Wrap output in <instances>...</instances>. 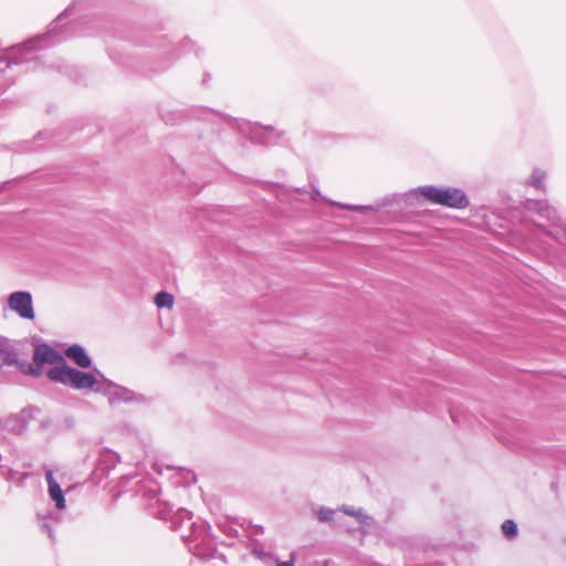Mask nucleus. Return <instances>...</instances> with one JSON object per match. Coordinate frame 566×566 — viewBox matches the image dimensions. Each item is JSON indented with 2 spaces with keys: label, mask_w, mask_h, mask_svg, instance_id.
I'll return each mask as SVG.
<instances>
[{
  "label": "nucleus",
  "mask_w": 566,
  "mask_h": 566,
  "mask_svg": "<svg viewBox=\"0 0 566 566\" xmlns=\"http://www.w3.org/2000/svg\"><path fill=\"white\" fill-rule=\"evenodd\" d=\"M9 306L21 317L33 319L34 311L32 306V297L28 292H14L9 296Z\"/></svg>",
  "instance_id": "obj_3"
},
{
  "label": "nucleus",
  "mask_w": 566,
  "mask_h": 566,
  "mask_svg": "<svg viewBox=\"0 0 566 566\" xmlns=\"http://www.w3.org/2000/svg\"><path fill=\"white\" fill-rule=\"evenodd\" d=\"M72 367H70L65 359L62 363L55 364L49 371L48 377L50 380L67 385L69 376L71 375Z\"/></svg>",
  "instance_id": "obj_6"
},
{
  "label": "nucleus",
  "mask_w": 566,
  "mask_h": 566,
  "mask_svg": "<svg viewBox=\"0 0 566 566\" xmlns=\"http://www.w3.org/2000/svg\"><path fill=\"white\" fill-rule=\"evenodd\" d=\"M97 380L93 374L72 369L69 376L67 385H71L75 389H90L96 385Z\"/></svg>",
  "instance_id": "obj_5"
},
{
  "label": "nucleus",
  "mask_w": 566,
  "mask_h": 566,
  "mask_svg": "<svg viewBox=\"0 0 566 566\" xmlns=\"http://www.w3.org/2000/svg\"><path fill=\"white\" fill-rule=\"evenodd\" d=\"M276 566H294V558L291 557V559L287 562H280V563H277Z\"/></svg>",
  "instance_id": "obj_14"
},
{
  "label": "nucleus",
  "mask_w": 566,
  "mask_h": 566,
  "mask_svg": "<svg viewBox=\"0 0 566 566\" xmlns=\"http://www.w3.org/2000/svg\"><path fill=\"white\" fill-rule=\"evenodd\" d=\"M332 514H333V511H331V510L321 509L318 511V517H319L321 521H328V520H331Z\"/></svg>",
  "instance_id": "obj_13"
},
{
  "label": "nucleus",
  "mask_w": 566,
  "mask_h": 566,
  "mask_svg": "<svg viewBox=\"0 0 566 566\" xmlns=\"http://www.w3.org/2000/svg\"><path fill=\"white\" fill-rule=\"evenodd\" d=\"M417 192L433 205L444 206L452 209H465L469 206L468 197L458 188L423 186L420 187Z\"/></svg>",
  "instance_id": "obj_1"
},
{
  "label": "nucleus",
  "mask_w": 566,
  "mask_h": 566,
  "mask_svg": "<svg viewBox=\"0 0 566 566\" xmlns=\"http://www.w3.org/2000/svg\"><path fill=\"white\" fill-rule=\"evenodd\" d=\"M502 531L507 538H513L517 535V526L516 523L512 520H506L502 524Z\"/></svg>",
  "instance_id": "obj_11"
},
{
  "label": "nucleus",
  "mask_w": 566,
  "mask_h": 566,
  "mask_svg": "<svg viewBox=\"0 0 566 566\" xmlns=\"http://www.w3.org/2000/svg\"><path fill=\"white\" fill-rule=\"evenodd\" d=\"M155 304L158 307L171 308L174 305V296L167 292H159L155 296Z\"/></svg>",
  "instance_id": "obj_10"
},
{
  "label": "nucleus",
  "mask_w": 566,
  "mask_h": 566,
  "mask_svg": "<svg viewBox=\"0 0 566 566\" xmlns=\"http://www.w3.org/2000/svg\"><path fill=\"white\" fill-rule=\"evenodd\" d=\"M46 482L49 485V493L51 499L55 502L57 509L65 507V499L59 483L53 479L52 471H48L45 474Z\"/></svg>",
  "instance_id": "obj_7"
},
{
  "label": "nucleus",
  "mask_w": 566,
  "mask_h": 566,
  "mask_svg": "<svg viewBox=\"0 0 566 566\" xmlns=\"http://www.w3.org/2000/svg\"><path fill=\"white\" fill-rule=\"evenodd\" d=\"M6 365H13L18 364L14 359H12L10 352H8L6 348H0V367Z\"/></svg>",
  "instance_id": "obj_12"
},
{
  "label": "nucleus",
  "mask_w": 566,
  "mask_h": 566,
  "mask_svg": "<svg viewBox=\"0 0 566 566\" xmlns=\"http://www.w3.org/2000/svg\"><path fill=\"white\" fill-rule=\"evenodd\" d=\"M345 513H346V514H349V515H354V512L348 511V510H345Z\"/></svg>",
  "instance_id": "obj_16"
},
{
  "label": "nucleus",
  "mask_w": 566,
  "mask_h": 566,
  "mask_svg": "<svg viewBox=\"0 0 566 566\" xmlns=\"http://www.w3.org/2000/svg\"><path fill=\"white\" fill-rule=\"evenodd\" d=\"M342 207L345 208V209H350V210L359 209V207H352V206H342Z\"/></svg>",
  "instance_id": "obj_15"
},
{
  "label": "nucleus",
  "mask_w": 566,
  "mask_h": 566,
  "mask_svg": "<svg viewBox=\"0 0 566 566\" xmlns=\"http://www.w3.org/2000/svg\"><path fill=\"white\" fill-rule=\"evenodd\" d=\"M65 355L82 368H88L92 365L91 358L80 345L70 346L65 350Z\"/></svg>",
  "instance_id": "obj_8"
},
{
  "label": "nucleus",
  "mask_w": 566,
  "mask_h": 566,
  "mask_svg": "<svg viewBox=\"0 0 566 566\" xmlns=\"http://www.w3.org/2000/svg\"><path fill=\"white\" fill-rule=\"evenodd\" d=\"M63 358L64 357L57 350L53 349L51 346L46 344H42L36 346L34 349V365L31 363L23 361L19 364V368L22 373L27 375L39 377L42 375L43 365L49 364L54 366L57 363H62Z\"/></svg>",
  "instance_id": "obj_2"
},
{
  "label": "nucleus",
  "mask_w": 566,
  "mask_h": 566,
  "mask_svg": "<svg viewBox=\"0 0 566 566\" xmlns=\"http://www.w3.org/2000/svg\"><path fill=\"white\" fill-rule=\"evenodd\" d=\"M539 213L542 217L549 220L553 224L564 227V223L562 221V218L557 214V211L554 208L551 207H542L539 209Z\"/></svg>",
  "instance_id": "obj_9"
},
{
  "label": "nucleus",
  "mask_w": 566,
  "mask_h": 566,
  "mask_svg": "<svg viewBox=\"0 0 566 566\" xmlns=\"http://www.w3.org/2000/svg\"><path fill=\"white\" fill-rule=\"evenodd\" d=\"M97 380L93 374L72 369L69 376L67 385H71L75 389H90L96 385Z\"/></svg>",
  "instance_id": "obj_4"
}]
</instances>
